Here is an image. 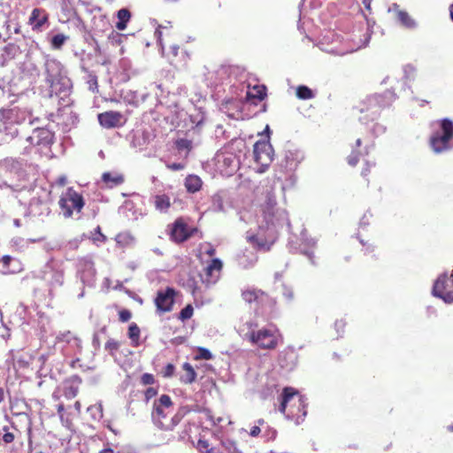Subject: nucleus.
Segmentation results:
<instances>
[{
    "label": "nucleus",
    "instance_id": "15",
    "mask_svg": "<svg viewBox=\"0 0 453 453\" xmlns=\"http://www.w3.org/2000/svg\"><path fill=\"white\" fill-rule=\"evenodd\" d=\"M242 296L243 300L249 303L254 302L258 304H262L267 298L265 292L253 287L242 290Z\"/></svg>",
    "mask_w": 453,
    "mask_h": 453
},
{
    "label": "nucleus",
    "instance_id": "53",
    "mask_svg": "<svg viewBox=\"0 0 453 453\" xmlns=\"http://www.w3.org/2000/svg\"><path fill=\"white\" fill-rule=\"evenodd\" d=\"M359 241L362 243V245L364 246L365 252L369 253V252H372L374 250V245L372 243H370L368 241L365 242L361 238Z\"/></svg>",
    "mask_w": 453,
    "mask_h": 453
},
{
    "label": "nucleus",
    "instance_id": "25",
    "mask_svg": "<svg viewBox=\"0 0 453 453\" xmlns=\"http://www.w3.org/2000/svg\"><path fill=\"white\" fill-rule=\"evenodd\" d=\"M298 392L293 388H285L282 393V402L280 406V411L285 412L288 403L297 395Z\"/></svg>",
    "mask_w": 453,
    "mask_h": 453
},
{
    "label": "nucleus",
    "instance_id": "56",
    "mask_svg": "<svg viewBox=\"0 0 453 453\" xmlns=\"http://www.w3.org/2000/svg\"><path fill=\"white\" fill-rule=\"evenodd\" d=\"M372 166V164H371L370 162H365V167L363 168L362 172H361V175L365 178H366L369 173H371V168Z\"/></svg>",
    "mask_w": 453,
    "mask_h": 453
},
{
    "label": "nucleus",
    "instance_id": "11",
    "mask_svg": "<svg viewBox=\"0 0 453 453\" xmlns=\"http://www.w3.org/2000/svg\"><path fill=\"white\" fill-rule=\"evenodd\" d=\"M165 56L170 63L175 66L186 65L190 58L189 51L179 45L173 44L168 47Z\"/></svg>",
    "mask_w": 453,
    "mask_h": 453
},
{
    "label": "nucleus",
    "instance_id": "5",
    "mask_svg": "<svg viewBox=\"0 0 453 453\" xmlns=\"http://www.w3.org/2000/svg\"><path fill=\"white\" fill-rule=\"evenodd\" d=\"M253 157L255 162L259 166L257 173H265L273 159V149L269 142L257 141L254 144Z\"/></svg>",
    "mask_w": 453,
    "mask_h": 453
},
{
    "label": "nucleus",
    "instance_id": "42",
    "mask_svg": "<svg viewBox=\"0 0 453 453\" xmlns=\"http://www.w3.org/2000/svg\"><path fill=\"white\" fill-rule=\"evenodd\" d=\"M196 358L210 360L212 358V354L211 353V351L209 349H207L205 348H199L197 350Z\"/></svg>",
    "mask_w": 453,
    "mask_h": 453
},
{
    "label": "nucleus",
    "instance_id": "45",
    "mask_svg": "<svg viewBox=\"0 0 453 453\" xmlns=\"http://www.w3.org/2000/svg\"><path fill=\"white\" fill-rule=\"evenodd\" d=\"M77 393H78V387H76V386L70 385V386H66L65 388V395L67 398H73V397L76 396Z\"/></svg>",
    "mask_w": 453,
    "mask_h": 453
},
{
    "label": "nucleus",
    "instance_id": "59",
    "mask_svg": "<svg viewBox=\"0 0 453 453\" xmlns=\"http://www.w3.org/2000/svg\"><path fill=\"white\" fill-rule=\"evenodd\" d=\"M261 432V428L259 426H254L250 432V436L257 437Z\"/></svg>",
    "mask_w": 453,
    "mask_h": 453
},
{
    "label": "nucleus",
    "instance_id": "57",
    "mask_svg": "<svg viewBox=\"0 0 453 453\" xmlns=\"http://www.w3.org/2000/svg\"><path fill=\"white\" fill-rule=\"evenodd\" d=\"M166 166L172 171H179L184 169V165L181 163L168 164Z\"/></svg>",
    "mask_w": 453,
    "mask_h": 453
},
{
    "label": "nucleus",
    "instance_id": "1",
    "mask_svg": "<svg viewBox=\"0 0 453 453\" xmlns=\"http://www.w3.org/2000/svg\"><path fill=\"white\" fill-rule=\"evenodd\" d=\"M239 332L244 340L259 349H273L278 345V334L275 329L258 328L257 324L253 321L243 324Z\"/></svg>",
    "mask_w": 453,
    "mask_h": 453
},
{
    "label": "nucleus",
    "instance_id": "6",
    "mask_svg": "<svg viewBox=\"0 0 453 453\" xmlns=\"http://www.w3.org/2000/svg\"><path fill=\"white\" fill-rule=\"evenodd\" d=\"M168 227L170 239L176 243L186 242L198 231L196 227L189 226L182 217L177 218Z\"/></svg>",
    "mask_w": 453,
    "mask_h": 453
},
{
    "label": "nucleus",
    "instance_id": "26",
    "mask_svg": "<svg viewBox=\"0 0 453 453\" xmlns=\"http://www.w3.org/2000/svg\"><path fill=\"white\" fill-rule=\"evenodd\" d=\"M218 162L222 163L226 168H230V170L226 172L227 174H231L235 170V160L232 154L218 155Z\"/></svg>",
    "mask_w": 453,
    "mask_h": 453
},
{
    "label": "nucleus",
    "instance_id": "8",
    "mask_svg": "<svg viewBox=\"0 0 453 453\" xmlns=\"http://www.w3.org/2000/svg\"><path fill=\"white\" fill-rule=\"evenodd\" d=\"M276 206V196L269 192L265 203L261 204L262 216L267 225H274L280 219L281 213Z\"/></svg>",
    "mask_w": 453,
    "mask_h": 453
},
{
    "label": "nucleus",
    "instance_id": "19",
    "mask_svg": "<svg viewBox=\"0 0 453 453\" xmlns=\"http://www.w3.org/2000/svg\"><path fill=\"white\" fill-rule=\"evenodd\" d=\"M184 185L188 193L194 194L201 189L203 181L197 175L189 174L186 177Z\"/></svg>",
    "mask_w": 453,
    "mask_h": 453
},
{
    "label": "nucleus",
    "instance_id": "10",
    "mask_svg": "<svg viewBox=\"0 0 453 453\" xmlns=\"http://www.w3.org/2000/svg\"><path fill=\"white\" fill-rule=\"evenodd\" d=\"M174 296L175 290L172 288L158 291L155 299L157 311L160 313L171 311L174 303Z\"/></svg>",
    "mask_w": 453,
    "mask_h": 453
},
{
    "label": "nucleus",
    "instance_id": "44",
    "mask_svg": "<svg viewBox=\"0 0 453 453\" xmlns=\"http://www.w3.org/2000/svg\"><path fill=\"white\" fill-rule=\"evenodd\" d=\"M434 283H453V274L442 273L438 276Z\"/></svg>",
    "mask_w": 453,
    "mask_h": 453
},
{
    "label": "nucleus",
    "instance_id": "18",
    "mask_svg": "<svg viewBox=\"0 0 453 453\" xmlns=\"http://www.w3.org/2000/svg\"><path fill=\"white\" fill-rule=\"evenodd\" d=\"M48 21V14L43 9L35 8L32 11L29 18V24L33 30L39 31L42 27Z\"/></svg>",
    "mask_w": 453,
    "mask_h": 453
},
{
    "label": "nucleus",
    "instance_id": "16",
    "mask_svg": "<svg viewBox=\"0 0 453 453\" xmlns=\"http://www.w3.org/2000/svg\"><path fill=\"white\" fill-rule=\"evenodd\" d=\"M266 96V87L263 84H255L251 86L248 85V91L246 94V98L248 101L252 102L253 104H257L256 101L261 102Z\"/></svg>",
    "mask_w": 453,
    "mask_h": 453
},
{
    "label": "nucleus",
    "instance_id": "24",
    "mask_svg": "<svg viewBox=\"0 0 453 453\" xmlns=\"http://www.w3.org/2000/svg\"><path fill=\"white\" fill-rule=\"evenodd\" d=\"M117 17L119 19V21L116 23L117 29H119V30L126 29L127 22L129 21V19L131 18L130 12L126 8L120 9L117 13Z\"/></svg>",
    "mask_w": 453,
    "mask_h": 453
},
{
    "label": "nucleus",
    "instance_id": "55",
    "mask_svg": "<svg viewBox=\"0 0 453 453\" xmlns=\"http://www.w3.org/2000/svg\"><path fill=\"white\" fill-rule=\"evenodd\" d=\"M49 358H50V352H48L46 354L40 355V357H38V362L41 363V369H42L45 366Z\"/></svg>",
    "mask_w": 453,
    "mask_h": 453
},
{
    "label": "nucleus",
    "instance_id": "62",
    "mask_svg": "<svg viewBox=\"0 0 453 453\" xmlns=\"http://www.w3.org/2000/svg\"><path fill=\"white\" fill-rule=\"evenodd\" d=\"M56 182H57V184H58V186H60V187H64V186H65V184H66V177H65V176H64V175H62V176H60V177H58V180H57V181H56Z\"/></svg>",
    "mask_w": 453,
    "mask_h": 453
},
{
    "label": "nucleus",
    "instance_id": "20",
    "mask_svg": "<svg viewBox=\"0 0 453 453\" xmlns=\"http://www.w3.org/2000/svg\"><path fill=\"white\" fill-rule=\"evenodd\" d=\"M154 205L160 212H167L172 205L171 199L165 194L157 195L154 196Z\"/></svg>",
    "mask_w": 453,
    "mask_h": 453
},
{
    "label": "nucleus",
    "instance_id": "13",
    "mask_svg": "<svg viewBox=\"0 0 453 453\" xmlns=\"http://www.w3.org/2000/svg\"><path fill=\"white\" fill-rule=\"evenodd\" d=\"M99 124L104 128H114L122 125L123 116L119 111H108L97 116Z\"/></svg>",
    "mask_w": 453,
    "mask_h": 453
},
{
    "label": "nucleus",
    "instance_id": "9",
    "mask_svg": "<svg viewBox=\"0 0 453 453\" xmlns=\"http://www.w3.org/2000/svg\"><path fill=\"white\" fill-rule=\"evenodd\" d=\"M30 114L26 109L18 106L0 110V121L4 124H20Z\"/></svg>",
    "mask_w": 453,
    "mask_h": 453
},
{
    "label": "nucleus",
    "instance_id": "48",
    "mask_svg": "<svg viewBox=\"0 0 453 453\" xmlns=\"http://www.w3.org/2000/svg\"><path fill=\"white\" fill-rule=\"evenodd\" d=\"M277 432L274 428H272L270 426H266V429L265 430L264 436L266 438V440H274L276 438Z\"/></svg>",
    "mask_w": 453,
    "mask_h": 453
},
{
    "label": "nucleus",
    "instance_id": "34",
    "mask_svg": "<svg viewBox=\"0 0 453 453\" xmlns=\"http://www.w3.org/2000/svg\"><path fill=\"white\" fill-rule=\"evenodd\" d=\"M14 440V434L9 431L8 426H4L0 431V444H9Z\"/></svg>",
    "mask_w": 453,
    "mask_h": 453
},
{
    "label": "nucleus",
    "instance_id": "32",
    "mask_svg": "<svg viewBox=\"0 0 453 453\" xmlns=\"http://www.w3.org/2000/svg\"><path fill=\"white\" fill-rule=\"evenodd\" d=\"M140 328L135 323H131L128 327V337L134 347L139 345Z\"/></svg>",
    "mask_w": 453,
    "mask_h": 453
},
{
    "label": "nucleus",
    "instance_id": "31",
    "mask_svg": "<svg viewBox=\"0 0 453 453\" xmlns=\"http://www.w3.org/2000/svg\"><path fill=\"white\" fill-rule=\"evenodd\" d=\"M296 96L302 100L311 99L315 96L313 91L304 85H300L296 88Z\"/></svg>",
    "mask_w": 453,
    "mask_h": 453
},
{
    "label": "nucleus",
    "instance_id": "23",
    "mask_svg": "<svg viewBox=\"0 0 453 453\" xmlns=\"http://www.w3.org/2000/svg\"><path fill=\"white\" fill-rule=\"evenodd\" d=\"M182 368L185 373L180 377V380L186 384H191L196 380V373L192 365L186 362L183 364Z\"/></svg>",
    "mask_w": 453,
    "mask_h": 453
},
{
    "label": "nucleus",
    "instance_id": "49",
    "mask_svg": "<svg viewBox=\"0 0 453 453\" xmlns=\"http://www.w3.org/2000/svg\"><path fill=\"white\" fill-rule=\"evenodd\" d=\"M222 444L229 452H235L236 447L234 441L231 440H226L222 441Z\"/></svg>",
    "mask_w": 453,
    "mask_h": 453
},
{
    "label": "nucleus",
    "instance_id": "28",
    "mask_svg": "<svg viewBox=\"0 0 453 453\" xmlns=\"http://www.w3.org/2000/svg\"><path fill=\"white\" fill-rule=\"evenodd\" d=\"M397 19L401 22V24L407 28H414L416 27L415 20L410 16V14L405 11H398Z\"/></svg>",
    "mask_w": 453,
    "mask_h": 453
},
{
    "label": "nucleus",
    "instance_id": "41",
    "mask_svg": "<svg viewBox=\"0 0 453 453\" xmlns=\"http://www.w3.org/2000/svg\"><path fill=\"white\" fill-rule=\"evenodd\" d=\"M361 152L359 150H352L351 153L348 156L347 161L350 166H356L359 161Z\"/></svg>",
    "mask_w": 453,
    "mask_h": 453
},
{
    "label": "nucleus",
    "instance_id": "7",
    "mask_svg": "<svg viewBox=\"0 0 453 453\" xmlns=\"http://www.w3.org/2000/svg\"><path fill=\"white\" fill-rule=\"evenodd\" d=\"M172 406L173 402L167 395H162L158 399L155 400L151 418L157 426L159 427L161 423L166 419Z\"/></svg>",
    "mask_w": 453,
    "mask_h": 453
},
{
    "label": "nucleus",
    "instance_id": "46",
    "mask_svg": "<svg viewBox=\"0 0 453 453\" xmlns=\"http://www.w3.org/2000/svg\"><path fill=\"white\" fill-rule=\"evenodd\" d=\"M141 382L143 385H152L155 382L154 376L150 373H143L141 377Z\"/></svg>",
    "mask_w": 453,
    "mask_h": 453
},
{
    "label": "nucleus",
    "instance_id": "4",
    "mask_svg": "<svg viewBox=\"0 0 453 453\" xmlns=\"http://www.w3.org/2000/svg\"><path fill=\"white\" fill-rule=\"evenodd\" d=\"M55 345L65 357L78 356L81 353V340L72 332L66 331L57 335Z\"/></svg>",
    "mask_w": 453,
    "mask_h": 453
},
{
    "label": "nucleus",
    "instance_id": "2",
    "mask_svg": "<svg viewBox=\"0 0 453 453\" xmlns=\"http://www.w3.org/2000/svg\"><path fill=\"white\" fill-rule=\"evenodd\" d=\"M453 139V122L448 119L440 121V130L435 131L430 136L429 144L435 153H441L450 148V141Z\"/></svg>",
    "mask_w": 453,
    "mask_h": 453
},
{
    "label": "nucleus",
    "instance_id": "35",
    "mask_svg": "<svg viewBox=\"0 0 453 453\" xmlns=\"http://www.w3.org/2000/svg\"><path fill=\"white\" fill-rule=\"evenodd\" d=\"M250 242H252L258 250H263L265 251H268L272 245V243L269 244L267 242L258 238L256 235L250 236Z\"/></svg>",
    "mask_w": 453,
    "mask_h": 453
},
{
    "label": "nucleus",
    "instance_id": "21",
    "mask_svg": "<svg viewBox=\"0 0 453 453\" xmlns=\"http://www.w3.org/2000/svg\"><path fill=\"white\" fill-rule=\"evenodd\" d=\"M102 180L109 188L119 186L124 182V177L121 174L112 175L111 173H104L102 175Z\"/></svg>",
    "mask_w": 453,
    "mask_h": 453
},
{
    "label": "nucleus",
    "instance_id": "30",
    "mask_svg": "<svg viewBox=\"0 0 453 453\" xmlns=\"http://www.w3.org/2000/svg\"><path fill=\"white\" fill-rule=\"evenodd\" d=\"M381 96L380 95H372L368 97L363 102L364 104H366V108H360V111L363 112L365 111H370L375 107L380 108L379 105L380 103Z\"/></svg>",
    "mask_w": 453,
    "mask_h": 453
},
{
    "label": "nucleus",
    "instance_id": "64",
    "mask_svg": "<svg viewBox=\"0 0 453 453\" xmlns=\"http://www.w3.org/2000/svg\"><path fill=\"white\" fill-rule=\"evenodd\" d=\"M205 253L209 257H213L216 254V250L212 246H210L209 249L205 251Z\"/></svg>",
    "mask_w": 453,
    "mask_h": 453
},
{
    "label": "nucleus",
    "instance_id": "51",
    "mask_svg": "<svg viewBox=\"0 0 453 453\" xmlns=\"http://www.w3.org/2000/svg\"><path fill=\"white\" fill-rule=\"evenodd\" d=\"M131 312L128 310H122L119 311V320L127 322L131 319Z\"/></svg>",
    "mask_w": 453,
    "mask_h": 453
},
{
    "label": "nucleus",
    "instance_id": "50",
    "mask_svg": "<svg viewBox=\"0 0 453 453\" xmlns=\"http://www.w3.org/2000/svg\"><path fill=\"white\" fill-rule=\"evenodd\" d=\"M157 393V391L154 388H147L145 393H144V396H145L146 402H149L151 398L156 396Z\"/></svg>",
    "mask_w": 453,
    "mask_h": 453
},
{
    "label": "nucleus",
    "instance_id": "36",
    "mask_svg": "<svg viewBox=\"0 0 453 453\" xmlns=\"http://www.w3.org/2000/svg\"><path fill=\"white\" fill-rule=\"evenodd\" d=\"M119 346L120 344L118 341H115L114 339H109L105 343L104 348L105 350L108 351V353L113 357L119 349Z\"/></svg>",
    "mask_w": 453,
    "mask_h": 453
},
{
    "label": "nucleus",
    "instance_id": "58",
    "mask_svg": "<svg viewBox=\"0 0 453 453\" xmlns=\"http://www.w3.org/2000/svg\"><path fill=\"white\" fill-rule=\"evenodd\" d=\"M92 345L95 349H98L100 348L101 342L99 339L98 333H95L92 339Z\"/></svg>",
    "mask_w": 453,
    "mask_h": 453
},
{
    "label": "nucleus",
    "instance_id": "43",
    "mask_svg": "<svg viewBox=\"0 0 453 453\" xmlns=\"http://www.w3.org/2000/svg\"><path fill=\"white\" fill-rule=\"evenodd\" d=\"M298 402H299V406H298V410L300 411V408H302V411H303V413H302V417H301V421L303 420V418L306 416L307 414V411L305 410V407H306V399L303 397V396H299V399H298ZM300 417H298L296 418V424H299L300 423Z\"/></svg>",
    "mask_w": 453,
    "mask_h": 453
},
{
    "label": "nucleus",
    "instance_id": "47",
    "mask_svg": "<svg viewBox=\"0 0 453 453\" xmlns=\"http://www.w3.org/2000/svg\"><path fill=\"white\" fill-rule=\"evenodd\" d=\"M175 371V367L172 364H167L162 372L163 376L165 378H170L173 375Z\"/></svg>",
    "mask_w": 453,
    "mask_h": 453
},
{
    "label": "nucleus",
    "instance_id": "39",
    "mask_svg": "<svg viewBox=\"0 0 453 453\" xmlns=\"http://www.w3.org/2000/svg\"><path fill=\"white\" fill-rule=\"evenodd\" d=\"M175 145L179 150H187L190 151L192 149V142L188 139H178L175 142Z\"/></svg>",
    "mask_w": 453,
    "mask_h": 453
},
{
    "label": "nucleus",
    "instance_id": "27",
    "mask_svg": "<svg viewBox=\"0 0 453 453\" xmlns=\"http://www.w3.org/2000/svg\"><path fill=\"white\" fill-rule=\"evenodd\" d=\"M13 262V257L9 255H4L0 258V273L3 274H11L15 272L11 264Z\"/></svg>",
    "mask_w": 453,
    "mask_h": 453
},
{
    "label": "nucleus",
    "instance_id": "52",
    "mask_svg": "<svg viewBox=\"0 0 453 453\" xmlns=\"http://www.w3.org/2000/svg\"><path fill=\"white\" fill-rule=\"evenodd\" d=\"M16 313L19 315V317L25 320L26 319V313H27V306H25L23 303H20L16 311Z\"/></svg>",
    "mask_w": 453,
    "mask_h": 453
},
{
    "label": "nucleus",
    "instance_id": "22",
    "mask_svg": "<svg viewBox=\"0 0 453 453\" xmlns=\"http://www.w3.org/2000/svg\"><path fill=\"white\" fill-rule=\"evenodd\" d=\"M2 50L3 53L0 58L1 60H4L5 64L7 61L13 59L16 57L19 51V48L15 43H8L3 48Z\"/></svg>",
    "mask_w": 453,
    "mask_h": 453
},
{
    "label": "nucleus",
    "instance_id": "38",
    "mask_svg": "<svg viewBox=\"0 0 453 453\" xmlns=\"http://www.w3.org/2000/svg\"><path fill=\"white\" fill-rule=\"evenodd\" d=\"M66 36L63 34H58L54 35L51 39V46L53 49L58 50L60 49L65 42L66 41Z\"/></svg>",
    "mask_w": 453,
    "mask_h": 453
},
{
    "label": "nucleus",
    "instance_id": "29",
    "mask_svg": "<svg viewBox=\"0 0 453 453\" xmlns=\"http://www.w3.org/2000/svg\"><path fill=\"white\" fill-rule=\"evenodd\" d=\"M183 414L177 412L170 420L165 419L159 426V428L163 430H173L181 420Z\"/></svg>",
    "mask_w": 453,
    "mask_h": 453
},
{
    "label": "nucleus",
    "instance_id": "37",
    "mask_svg": "<svg viewBox=\"0 0 453 453\" xmlns=\"http://www.w3.org/2000/svg\"><path fill=\"white\" fill-rule=\"evenodd\" d=\"M193 313H194V308L191 304H188L186 305L181 311L179 313V319H180L181 321H185L187 319H189L192 316H193Z\"/></svg>",
    "mask_w": 453,
    "mask_h": 453
},
{
    "label": "nucleus",
    "instance_id": "3",
    "mask_svg": "<svg viewBox=\"0 0 453 453\" xmlns=\"http://www.w3.org/2000/svg\"><path fill=\"white\" fill-rule=\"evenodd\" d=\"M58 205L65 218H71L73 211L81 212L85 205L83 196L73 187H70L62 194Z\"/></svg>",
    "mask_w": 453,
    "mask_h": 453
},
{
    "label": "nucleus",
    "instance_id": "60",
    "mask_svg": "<svg viewBox=\"0 0 453 453\" xmlns=\"http://www.w3.org/2000/svg\"><path fill=\"white\" fill-rule=\"evenodd\" d=\"M345 325H346L345 321L342 319H340V320L335 321L334 327H335L336 331L339 332L340 329L344 328Z\"/></svg>",
    "mask_w": 453,
    "mask_h": 453
},
{
    "label": "nucleus",
    "instance_id": "61",
    "mask_svg": "<svg viewBox=\"0 0 453 453\" xmlns=\"http://www.w3.org/2000/svg\"><path fill=\"white\" fill-rule=\"evenodd\" d=\"M7 392L3 387H0V405L4 402Z\"/></svg>",
    "mask_w": 453,
    "mask_h": 453
},
{
    "label": "nucleus",
    "instance_id": "33",
    "mask_svg": "<svg viewBox=\"0 0 453 453\" xmlns=\"http://www.w3.org/2000/svg\"><path fill=\"white\" fill-rule=\"evenodd\" d=\"M88 412L94 420H99L103 417V407L101 403L91 405L88 408Z\"/></svg>",
    "mask_w": 453,
    "mask_h": 453
},
{
    "label": "nucleus",
    "instance_id": "63",
    "mask_svg": "<svg viewBox=\"0 0 453 453\" xmlns=\"http://www.w3.org/2000/svg\"><path fill=\"white\" fill-rule=\"evenodd\" d=\"M93 41L95 42L94 50H95L96 54L98 55V56L102 55V50H101V47H100L98 42L96 39H94V38H93Z\"/></svg>",
    "mask_w": 453,
    "mask_h": 453
},
{
    "label": "nucleus",
    "instance_id": "54",
    "mask_svg": "<svg viewBox=\"0 0 453 453\" xmlns=\"http://www.w3.org/2000/svg\"><path fill=\"white\" fill-rule=\"evenodd\" d=\"M160 28H161V26H159V27L157 28V30H156V32H155V35H156V36H157V42H158V43L160 44V46H161V48H162V50L165 52V45H164V43H163V40H162V32H161Z\"/></svg>",
    "mask_w": 453,
    "mask_h": 453
},
{
    "label": "nucleus",
    "instance_id": "40",
    "mask_svg": "<svg viewBox=\"0 0 453 453\" xmlns=\"http://www.w3.org/2000/svg\"><path fill=\"white\" fill-rule=\"evenodd\" d=\"M92 240L94 242H105L107 238L106 236L102 233L101 227L99 226H96V228L92 233Z\"/></svg>",
    "mask_w": 453,
    "mask_h": 453
},
{
    "label": "nucleus",
    "instance_id": "12",
    "mask_svg": "<svg viewBox=\"0 0 453 453\" xmlns=\"http://www.w3.org/2000/svg\"><path fill=\"white\" fill-rule=\"evenodd\" d=\"M223 263L219 258H213L204 268L205 278L202 279L203 283H216L220 277Z\"/></svg>",
    "mask_w": 453,
    "mask_h": 453
},
{
    "label": "nucleus",
    "instance_id": "17",
    "mask_svg": "<svg viewBox=\"0 0 453 453\" xmlns=\"http://www.w3.org/2000/svg\"><path fill=\"white\" fill-rule=\"evenodd\" d=\"M432 294L447 303H453V285H433Z\"/></svg>",
    "mask_w": 453,
    "mask_h": 453
},
{
    "label": "nucleus",
    "instance_id": "14",
    "mask_svg": "<svg viewBox=\"0 0 453 453\" xmlns=\"http://www.w3.org/2000/svg\"><path fill=\"white\" fill-rule=\"evenodd\" d=\"M53 136V133L48 128L38 127L34 129L27 141L34 146L49 145L52 142Z\"/></svg>",
    "mask_w": 453,
    "mask_h": 453
}]
</instances>
